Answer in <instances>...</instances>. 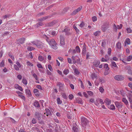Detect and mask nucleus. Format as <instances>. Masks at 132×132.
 I'll list each match as a JSON object with an SVG mask.
<instances>
[{
  "mask_svg": "<svg viewBox=\"0 0 132 132\" xmlns=\"http://www.w3.org/2000/svg\"><path fill=\"white\" fill-rule=\"evenodd\" d=\"M46 40L52 48L54 49H57V47L56 46L57 44L54 39H50L47 38Z\"/></svg>",
  "mask_w": 132,
  "mask_h": 132,
  "instance_id": "f257e3e1",
  "label": "nucleus"
},
{
  "mask_svg": "<svg viewBox=\"0 0 132 132\" xmlns=\"http://www.w3.org/2000/svg\"><path fill=\"white\" fill-rule=\"evenodd\" d=\"M33 44L35 45L38 48H42L43 46V44L39 41H36L32 42Z\"/></svg>",
  "mask_w": 132,
  "mask_h": 132,
  "instance_id": "f03ea898",
  "label": "nucleus"
},
{
  "mask_svg": "<svg viewBox=\"0 0 132 132\" xmlns=\"http://www.w3.org/2000/svg\"><path fill=\"white\" fill-rule=\"evenodd\" d=\"M115 104L116 107L118 108L119 110L122 108L123 105L121 102H115Z\"/></svg>",
  "mask_w": 132,
  "mask_h": 132,
  "instance_id": "7ed1b4c3",
  "label": "nucleus"
},
{
  "mask_svg": "<svg viewBox=\"0 0 132 132\" xmlns=\"http://www.w3.org/2000/svg\"><path fill=\"white\" fill-rule=\"evenodd\" d=\"M81 120L82 124L83 126H84V125L85 126L88 122V121L87 119L83 117L81 118Z\"/></svg>",
  "mask_w": 132,
  "mask_h": 132,
  "instance_id": "20e7f679",
  "label": "nucleus"
},
{
  "mask_svg": "<svg viewBox=\"0 0 132 132\" xmlns=\"http://www.w3.org/2000/svg\"><path fill=\"white\" fill-rule=\"evenodd\" d=\"M122 27V25L121 24H120L119 25H117L116 26L115 24H114L113 25V29L114 30L117 31V29H121Z\"/></svg>",
  "mask_w": 132,
  "mask_h": 132,
  "instance_id": "39448f33",
  "label": "nucleus"
},
{
  "mask_svg": "<svg viewBox=\"0 0 132 132\" xmlns=\"http://www.w3.org/2000/svg\"><path fill=\"white\" fill-rule=\"evenodd\" d=\"M127 96L128 98L130 104L132 105V92L129 93L127 94Z\"/></svg>",
  "mask_w": 132,
  "mask_h": 132,
  "instance_id": "423d86ee",
  "label": "nucleus"
},
{
  "mask_svg": "<svg viewBox=\"0 0 132 132\" xmlns=\"http://www.w3.org/2000/svg\"><path fill=\"white\" fill-rule=\"evenodd\" d=\"M115 79L118 81L123 80L124 79V77L121 75H117L114 77Z\"/></svg>",
  "mask_w": 132,
  "mask_h": 132,
  "instance_id": "0eeeda50",
  "label": "nucleus"
},
{
  "mask_svg": "<svg viewBox=\"0 0 132 132\" xmlns=\"http://www.w3.org/2000/svg\"><path fill=\"white\" fill-rule=\"evenodd\" d=\"M111 61V65L112 68H115L116 69H117L118 67L116 65V63L112 61V60Z\"/></svg>",
  "mask_w": 132,
  "mask_h": 132,
  "instance_id": "6e6552de",
  "label": "nucleus"
},
{
  "mask_svg": "<svg viewBox=\"0 0 132 132\" xmlns=\"http://www.w3.org/2000/svg\"><path fill=\"white\" fill-rule=\"evenodd\" d=\"M38 60L39 61H43V62L44 63H45L46 62V61L45 60H44V57L40 55L38 57Z\"/></svg>",
  "mask_w": 132,
  "mask_h": 132,
  "instance_id": "1a4fd4ad",
  "label": "nucleus"
},
{
  "mask_svg": "<svg viewBox=\"0 0 132 132\" xmlns=\"http://www.w3.org/2000/svg\"><path fill=\"white\" fill-rule=\"evenodd\" d=\"M130 43V39L128 38H127L125 42L124 46H126L127 45H129Z\"/></svg>",
  "mask_w": 132,
  "mask_h": 132,
  "instance_id": "9d476101",
  "label": "nucleus"
},
{
  "mask_svg": "<svg viewBox=\"0 0 132 132\" xmlns=\"http://www.w3.org/2000/svg\"><path fill=\"white\" fill-rule=\"evenodd\" d=\"M116 47L117 48L119 49H120L121 48V43L118 42L116 44Z\"/></svg>",
  "mask_w": 132,
  "mask_h": 132,
  "instance_id": "9b49d317",
  "label": "nucleus"
},
{
  "mask_svg": "<svg viewBox=\"0 0 132 132\" xmlns=\"http://www.w3.org/2000/svg\"><path fill=\"white\" fill-rule=\"evenodd\" d=\"M91 77L92 80H94L96 78L97 75L95 73H93L91 74Z\"/></svg>",
  "mask_w": 132,
  "mask_h": 132,
  "instance_id": "f8f14e48",
  "label": "nucleus"
},
{
  "mask_svg": "<svg viewBox=\"0 0 132 132\" xmlns=\"http://www.w3.org/2000/svg\"><path fill=\"white\" fill-rule=\"evenodd\" d=\"M122 101L126 105L127 107L128 106V102L127 100L125 98H123L122 99Z\"/></svg>",
  "mask_w": 132,
  "mask_h": 132,
  "instance_id": "ddd939ff",
  "label": "nucleus"
},
{
  "mask_svg": "<svg viewBox=\"0 0 132 132\" xmlns=\"http://www.w3.org/2000/svg\"><path fill=\"white\" fill-rule=\"evenodd\" d=\"M104 102L106 105H109L111 104V101L108 98H106L105 99L104 101Z\"/></svg>",
  "mask_w": 132,
  "mask_h": 132,
  "instance_id": "4468645a",
  "label": "nucleus"
},
{
  "mask_svg": "<svg viewBox=\"0 0 132 132\" xmlns=\"http://www.w3.org/2000/svg\"><path fill=\"white\" fill-rule=\"evenodd\" d=\"M82 7H80L78 8L77 9L75 10V11H73V13L74 14H75L76 13H77V12H78L79 11H80V10L82 9Z\"/></svg>",
  "mask_w": 132,
  "mask_h": 132,
  "instance_id": "2eb2a0df",
  "label": "nucleus"
},
{
  "mask_svg": "<svg viewBox=\"0 0 132 132\" xmlns=\"http://www.w3.org/2000/svg\"><path fill=\"white\" fill-rule=\"evenodd\" d=\"M108 28V25L105 26V25H103L102 27V30L104 32Z\"/></svg>",
  "mask_w": 132,
  "mask_h": 132,
  "instance_id": "dca6fc26",
  "label": "nucleus"
},
{
  "mask_svg": "<svg viewBox=\"0 0 132 132\" xmlns=\"http://www.w3.org/2000/svg\"><path fill=\"white\" fill-rule=\"evenodd\" d=\"M60 40V44L61 45H64L65 44L64 38H63V37H61V36Z\"/></svg>",
  "mask_w": 132,
  "mask_h": 132,
  "instance_id": "f3484780",
  "label": "nucleus"
},
{
  "mask_svg": "<svg viewBox=\"0 0 132 132\" xmlns=\"http://www.w3.org/2000/svg\"><path fill=\"white\" fill-rule=\"evenodd\" d=\"M100 64V62L99 61H97L94 62V65L96 67H98Z\"/></svg>",
  "mask_w": 132,
  "mask_h": 132,
  "instance_id": "a211bd4d",
  "label": "nucleus"
},
{
  "mask_svg": "<svg viewBox=\"0 0 132 132\" xmlns=\"http://www.w3.org/2000/svg\"><path fill=\"white\" fill-rule=\"evenodd\" d=\"M108 108L112 110H114L115 109V106H114V105L113 104L109 106H108Z\"/></svg>",
  "mask_w": 132,
  "mask_h": 132,
  "instance_id": "6ab92c4d",
  "label": "nucleus"
},
{
  "mask_svg": "<svg viewBox=\"0 0 132 132\" xmlns=\"http://www.w3.org/2000/svg\"><path fill=\"white\" fill-rule=\"evenodd\" d=\"M26 64L28 67H33V64L31 62L29 61H28L26 62Z\"/></svg>",
  "mask_w": 132,
  "mask_h": 132,
  "instance_id": "aec40b11",
  "label": "nucleus"
},
{
  "mask_svg": "<svg viewBox=\"0 0 132 132\" xmlns=\"http://www.w3.org/2000/svg\"><path fill=\"white\" fill-rule=\"evenodd\" d=\"M22 83L24 84L25 85H26L27 84V81L26 79L24 78H23L22 81Z\"/></svg>",
  "mask_w": 132,
  "mask_h": 132,
  "instance_id": "412c9836",
  "label": "nucleus"
},
{
  "mask_svg": "<svg viewBox=\"0 0 132 132\" xmlns=\"http://www.w3.org/2000/svg\"><path fill=\"white\" fill-rule=\"evenodd\" d=\"M45 110L46 113V115L47 116H48V115H50L51 114L50 111L48 109H45Z\"/></svg>",
  "mask_w": 132,
  "mask_h": 132,
  "instance_id": "4be33fe9",
  "label": "nucleus"
},
{
  "mask_svg": "<svg viewBox=\"0 0 132 132\" xmlns=\"http://www.w3.org/2000/svg\"><path fill=\"white\" fill-rule=\"evenodd\" d=\"M25 40V38H22L19 39L18 40V42L19 43L22 44L23 43Z\"/></svg>",
  "mask_w": 132,
  "mask_h": 132,
  "instance_id": "5701e85b",
  "label": "nucleus"
},
{
  "mask_svg": "<svg viewBox=\"0 0 132 132\" xmlns=\"http://www.w3.org/2000/svg\"><path fill=\"white\" fill-rule=\"evenodd\" d=\"M34 105L35 107H39L40 106L39 104L37 101L35 102L34 103Z\"/></svg>",
  "mask_w": 132,
  "mask_h": 132,
  "instance_id": "b1692460",
  "label": "nucleus"
},
{
  "mask_svg": "<svg viewBox=\"0 0 132 132\" xmlns=\"http://www.w3.org/2000/svg\"><path fill=\"white\" fill-rule=\"evenodd\" d=\"M56 101L57 104H60L62 103V101L60 100L59 98H57Z\"/></svg>",
  "mask_w": 132,
  "mask_h": 132,
  "instance_id": "393cba45",
  "label": "nucleus"
},
{
  "mask_svg": "<svg viewBox=\"0 0 132 132\" xmlns=\"http://www.w3.org/2000/svg\"><path fill=\"white\" fill-rule=\"evenodd\" d=\"M99 90L100 92L101 93H103L104 91V89L102 87H100L99 88Z\"/></svg>",
  "mask_w": 132,
  "mask_h": 132,
  "instance_id": "a878e982",
  "label": "nucleus"
},
{
  "mask_svg": "<svg viewBox=\"0 0 132 132\" xmlns=\"http://www.w3.org/2000/svg\"><path fill=\"white\" fill-rule=\"evenodd\" d=\"M27 49L28 51H31L34 50L35 48L31 46H29L27 48Z\"/></svg>",
  "mask_w": 132,
  "mask_h": 132,
  "instance_id": "bb28decb",
  "label": "nucleus"
},
{
  "mask_svg": "<svg viewBox=\"0 0 132 132\" xmlns=\"http://www.w3.org/2000/svg\"><path fill=\"white\" fill-rule=\"evenodd\" d=\"M56 32L54 31H51L49 32L50 34H51L53 36H54L55 35Z\"/></svg>",
  "mask_w": 132,
  "mask_h": 132,
  "instance_id": "cd10ccee",
  "label": "nucleus"
},
{
  "mask_svg": "<svg viewBox=\"0 0 132 132\" xmlns=\"http://www.w3.org/2000/svg\"><path fill=\"white\" fill-rule=\"evenodd\" d=\"M74 73L76 75H78L79 74V72L76 69H74Z\"/></svg>",
  "mask_w": 132,
  "mask_h": 132,
  "instance_id": "c85d7f7f",
  "label": "nucleus"
},
{
  "mask_svg": "<svg viewBox=\"0 0 132 132\" xmlns=\"http://www.w3.org/2000/svg\"><path fill=\"white\" fill-rule=\"evenodd\" d=\"M26 93L29 95H31V92L30 90L28 89H27L26 90Z\"/></svg>",
  "mask_w": 132,
  "mask_h": 132,
  "instance_id": "c756f323",
  "label": "nucleus"
},
{
  "mask_svg": "<svg viewBox=\"0 0 132 132\" xmlns=\"http://www.w3.org/2000/svg\"><path fill=\"white\" fill-rule=\"evenodd\" d=\"M86 48L85 46L84 45L83 46L82 53L83 54H85L86 52Z\"/></svg>",
  "mask_w": 132,
  "mask_h": 132,
  "instance_id": "7c9ffc66",
  "label": "nucleus"
},
{
  "mask_svg": "<svg viewBox=\"0 0 132 132\" xmlns=\"http://www.w3.org/2000/svg\"><path fill=\"white\" fill-rule=\"evenodd\" d=\"M32 75L33 77L36 80H38L37 76L35 73H33Z\"/></svg>",
  "mask_w": 132,
  "mask_h": 132,
  "instance_id": "2f4dec72",
  "label": "nucleus"
},
{
  "mask_svg": "<svg viewBox=\"0 0 132 132\" xmlns=\"http://www.w3.org/2000/svg\"><path fill=\"white\" fill-rule=\"evenodd\" d=\"M87 92L89 96H92L93 95V93L92 91H88Z\"/></svg>",
  "mask_w": 132,
  "mask_h": 132,
  "instance_id": "473e14b6",
  "label": "nucleus"
},
{
  "mask_svg": "<svg viewBox=\"0 0 132 132\" xmlns=\"http://www.w3.org/2000/svg\"><path fill=\"white\" fill-rule=\"evenodd\" d=\"M48 68L50 71L51 72L53 71V69L50 64H49L48 65Z\"/></svg>",
  "mask_w": 132,
  "mask_h": 132,
  "instance_id": "72a5a7b5",
  "label": "nucleus"
},
{
  "mask_svg": "<svg viewBox=\"0 0 132 132\" xmlns=\"http://www.w3.org/2000/svg\"><path fill=\"white\" fill-rule=\"evenodd\" d=\"M69 72V71L68 69H65L63 71V73L64 74L67 75L68 73Z\"/></svg>",
  "mask_w": 132,
  "mask_h": 132,
  "instance_id": "f704fd0d",
  "label": "nucleus"
},
{
  "mask_svg": "<svg viewBox=\"0 0 132 132\" xmlns=\"http://www.w3.org/2000/svg\"><path fill=\"white\" fill-rule=\"evenodd\" d=\"M4 66L5 65L4 63V60H3L0 63V67H4Z\"/></svg>",
  "mask_w": 132,
  "mask_h": 132,
  "instance_id": "c9c22d12",
  "label": "nucleus"
},
{
  "mask_svg": "<svg viewBox=\"0 0 132 132\" xmlns=\"http://www.w3.org/2000/svg\"><path fill=\"white\" fill-rule=\"evenodd\" d=\"M99 101L100 103L102 104H104V102L102 100V99H98L96 100V102H98Z\"/></svg>",
  "mask_w": 132,
  "mask_h": 132,
  "instance_id": "e433bc0d",
  "label": "nucleus"
},
{
  "mask_svg": "<svg viewBox=\"0 0 132 132\" xmlns=\"http://www.w3.org/2000/svg\"><path fill=\"white\" fill-rule=\"evenodd\" d=\"M132 59V56L130 55L129 56L127 59V60L128 61H130Z\"/></svg>",
  "mask_w": 132,
  "mask_h": 132,
  "instance_id": "4c0bfd02",
  "label": "nucleus"
},
{
  "mask_svg": "<svg viewBox=\"0 0 132 132\" xmlns=\"http://www.w3.org/2000/svg\"><path fill=\"white\" fill-rule=\"evenodd\" d=\"M100 31H96V32H95L94 33V34L95 36H97L99 35V34L100 33Z\"/></svg>",
  "mask_w": 132,
  "mask_h": 132,
  "instance_id": "58836bf2",
  "label": "nucleus"
},
{
  "mask_svg": "<svg viewBox=\"0 0 132 132\" xmlns=\"http://www.w3.org/2000/svg\"><path fill=\"white\" fill-rule=\"evenodd\" d=\"M127 32L128 33H130L131 32V30L130 28H128L126 29Z\"/></svg>",
  "mask_w": 132,
  "mask_h": 132,
  "instance_id": "ea45409f",
  "label": "nucleus"
},
{
  "mask_svg": "<svg viewBox=\"0 0 132 132\" xmlns=\"http://www.w3.org/2000/svg\"><path fill=\"white\" fill-rule=\"evenodd\" d=\"M14 67L16 71H18L19 69V67L16 65L14 64Z\"/></svg>",
  "mask_w": 132,
  "mask_h": 132,
  "instance_id": "a19ab883",
  "label": "nucleus"
},
{
  "mask_svg": "<svg viewBox=\"0 0 132 132\" xmlns=\"http://www.w3.org/2000/svg\"><path fill=\"white\" fill-rule=\"evenodd\" d=\"M73 129L75 132H78V129L76 126H73Z\"/></svg>",
  "mask_w": 132,
  "mask_h": 132,
  "instance_id": "79ce46f5",
  "label": "nucleus"
},
{
  "mask_svg": "<svg viewBox=\"0 0 132 132\" xmlns=\"http://www.w3.org/2000/svg\"><path fill=\"white\" fill-rule=\"evenodd\" d=\"M76 50L77 52L79 53L80 52V49L78 46H76Z\"/></svg>",
  "mask_w": 132,
  "mask_h": 132,
  "instance_id": "37998d69",
  "label": "nucleus"
},
{
  "mask_svg": "<svg viewBox=\"0 0 132 132\" xmlns=\"http://www.w3.org/2000/svg\"><path fill=\"white\" fill-rule=\"evenodd\" d=\"M104 67L105 69L109 70V68L108 64H105L104 65Z\"/></svg>",
  "mask_w": 132,
  "mask_h": 132,
  "instance_id": "c03bdc74",
  "label": "nucleus"
},
{
  "mask_svg": "<svg viewBox=\"0 0 132 132\" xmlns=\"http://www.w3.org/2000/svg\"><path fill=\"white\" fill-rule=\"evenodd\" d=\"M37 66L39 68H40L41 69H43V67L41 64L39 63H38L37 64Z\"/></svg>",
  "mask_w": 132,
  "mask_h": 132,
  "instance_id": "a18cd8bd",
  "label": "nucleus"
},
{
  "mask_svg": "<svg viewBox=\"0 0 132 132\" xmlns=\"http://www.w3.org/2000/svg\"><path fill=\"white\" fill-rule=\"evenodd\" d=\"M16 65L19 67L20 68L21 67V65L20 63L18 61H17L15 62Z\"/></svg>",
  "mask_w": 132,
  "mask_h": 132,
  "instance_id": "49530a36",
  "label": "nucleus"
},
{
  "mask_svg": "<svg viewBox=\"0 0 132 132\" xmlns=\"http://www.w3.org/2000/svg\"><path fill=\"white\" fill-rule=\"evenodd\" d=\"M111 49L110 48H109L108 49V53L110 55H111Z\"/></svg>",
  "mask_w": 132,
  "mask_h": 132,
  "instance_id": "de8ad7c7",
  "label": "nucleus"
},
{
  "mask_svg": "<svg viewBox=\"0 0 132 132\" xmlns=\"http://www.w3.org/2000/svg\"><path fill=\"white\" fill-rule=\"evenodd\" d=\"M62 96L64 99H66L67 98V96L66 94L63 93L62 94Z\"/></svg>",
  "mask_w": 132,
  "mask_h": 132,
  "instance_id": "09e8293b",
  "label": "nucleus"
},
{
  "mask_svg": "<svg viewBox=\"0 0 132 132\" xmlns=\"http://www.w3.org/2000/svg\"><path fill=\"white\" fill-rule=\"evenodd\" d=\"M92 19L93 21L94 22L97 21V18L96 17L94 16L92 17Z\"/></svg>",
  "mask_w": 132,
  "mask_h": 132,
  "instance_id": "8fccbe9b",
  "label": "nucleus"
},
{
  "mask_svg": "<svg viewBox=\"0 0 132 132\" xmlns=\"http://www.w3.org/2000/svg\"><path fill=\"white\" fill-rule=\"evenodd\" d=\"M73 28L77 32H78L79 31V30L77 29V28L75 24L73 25Z\"/></svg>",
  "mask_w": 132,
  "mask_h": 132,
  "instance_id": "3c124183",
  "label": "nucleus"
},
{
  "mask_svg": "<svg viewBox=\"0 0 132 132\" xmlns=\"http://www.w3.org/2000/svg\"><path fill=\"white\" fill-rule=\"evenodd\" d=\"M121 93L122 95L123 96H125L126 95V94L125 92L123 91V90L121 91Z\"/></svg>",
  "mask_w": 132,
  "mask_h": 132,
  "instance_id": "603ef678",
  "label": "nucleus"
},
{
  "mask_svg": "<svg viewBox=\"0 0 132 132\" xmlns=\"http://www.w3.org/2000/svg\"><path fill=\"white\" fill-rule=\"evenodd\" d=\"M36 87L38 89L41 90L42 89L41 86L39 85H37L36 86Z\"/></svg>",
  "mask_w": 132,
  "mask_h": 132,
  "instance_id": "864d4df0",
  "label": "nucleus"
},
{
  "mask_svg": "<svg viewBox=\"0 0 132 132\" xmlns=\"http://www.w3.org/2000/svg\"><path fill=\"white\" fill-rule=\"evenodd\" d=\"M18 95L19 97L23 99L24 100H25V98L24 96L23 95Z\"/></svg>",
  "mask_w": 132,
  "mask_h": 132,
  "instance_id": "5fc2aeb1",
  "label": "nucleus"
},
{
  "mask_svg": "<svg viewBox=\"0 0 132 132\" xmlns=\"http://www.w3.org/2000/svg\"><path fill=\"white\" fill-rule=\"evenodd\" d=\"M10 16V15H9V14H6V15H5L4 16H3V17L4 19H5L9 17Z\"/></svg>",
  "mask_w": 132,
  "mask_h": 132,
  "instance_id": "6e6d98bb",
  "label": "nucleus"
},
{
  "mask_svg": "<svg viewBox=\"0 0 132 132\" xmlns=\"http://www.w3.org/2000/svg\"><path fill=\"white\" fill-rule=\"evenodd\" d=\"M109 70L106 69L104 72V74L105 75H107L109 74Z\"/></svg>",
  "mask_w": 132,
  "mask_h": 132,
  "instance_id": "4d7b16f0",
  "label": "nucleus"
},
{
  "mask_svg": "<svg viewBox=\"0 0 132 132\" xmlns=\"http://www.w3.org/2000/svg\"><path fill=\"white\" fill-rule=\"evenodd\" d=\"M57 85L59 86L60 87V88L62 87V84L61 82H58L57 83Z\"/></svg>",
  "mask_w": 132,
  "mask_h": 132,
  "instance_id": "13d9d810",
  "label": "nucleus"
},
{
  "mask_svg": "<svg viewBox=\"0 0 132 132\" xmlns=\"http://www.w3.org/2000/svg\"><path fill=\"white\" fill-rule=\"evenodd\" d=\"M40 114L38 112H36L35 114V116L37 118H39V117L40 116Z\"/></svg>",
  "mask_w": 132,
  "mask_h": 132,
  "instance_id": "bf43d9fd",
  "label": "nucleus"
},
{
  "mask_svg": "<svg viewBox=\"0 0 132 132\" xmlns=\"http://www.w3.org/2000/svg\"><path fill=\"white\" fill-rule=\"evenodd\" d=\"M73 97V95L71 94L69 95V98L70 100H72Z\"/></svg>",
  "mask_w": 132,
  "mask_h": 132,
  "instance_id": "052dcab7",
  "label": "nucleus"
},
{
  "mask_svg": "<svg viewBox=\"0 0 132 132\" xmlns=\"http://www.w3.org/2000/svg\"><path fill=\"white\" fill-rule=\"evenodd\" d=\"M32 122L33 124H35L36 123L37 121L36 119L33 118L32 120Z\"/></svg>",
  "mask_w": 132,
  "mask_h": 132,
  "instance_id": "680f3d73",
  "label": "nucleus"
},
{
  "mask_svg": "<svg viewBox=\"0 0 132 132\" xmlns=\"http://www.w3.org/2000/svg\"><path fill=\"white\" fill-rule=\"evenodd\" d=\"M113 60L115 61H118V59L116 57L114 56L112 57Z\"/></svg>",
  "mask_w": 132,
  "mask_h": 132,
  "instance_id": "e2e57ef3",
  "label": "nucleus"
},
{
  "mask_svg": "<svg viewBox=\"0 0 132 132\" xmlns=\"http://www.w3.org/2000/svg\"><path fill=\"white\" fill-rule=\"evenodd\" d=\"M29 56L31 59H32L33 58L32 54V53L30 52L29 54Z\"/></svg>",
  "mask_w": 132,
  "mask_h": 132,
  "instance_id": "0e129e2a",
  "label": "nucleus"
},
{
  "mask_svg": "<svg viewBox=\"0 0 132 132\" xmlns=\"http://www.w3.org/2000/svg\"><path fill=\"white\" fill-rule=\"evenodd\" d=\"M105 58L108 61L110 59L109 57L107 55H105Z\"/></svg>",
  "mask_w": 132,
  "mask_h": 132,
  "instance_id": "69168bd1",
  "label": "nucleus"
},
{
  "mask_svg": "<svg viewBox=\"0 0 132 132\" xmlns=\"http://www.w3.org/2000/svg\"><path fill=\"white\" fill-rule=\"evenodd\" d=\"M17 77L19 80H21L22 79V77L21 75H18L17 76Z\"/></svg>",
  "mask_w": 132,
  "mask_h": 132,
  "instance_id": "338daca9",
  "label": "nucleus"
},
{
  "mask_svg": "<svg viewBox=\"0 0 132 132\" xmlns=\"http://www.w3.org/2000/svg\"><path fill=\"white\" fill-rule=\"evenodd\" d=\"M101 61L102 62H108V61L104 57L102 58Z\"/></svg>",
  "mask_w": 132,
  "mask_h": 132,
  "instance_id": "774afa93",
  "label": "nucleus"
}]
</instances>
